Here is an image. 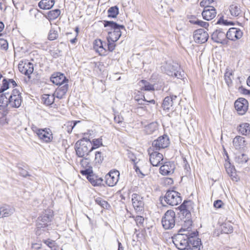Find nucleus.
<instances>
[{
    "label": "nucleus",
    "instance_id": "obj_1",
    "mask_svg": "<svg viewBox=\"0 0 250 250\" xmlns=\"http://www.w3.org/2000/svg\"><path fill=\"white\" fill-rule=\"evenodd\" d=\"M104 26L105 27H109L108 30V36L107 40L116 42L121 36V29H125L124 25H120L113 21H104Z\"/></svg>",
    "mask_w": 250,
    "mask_h": 250
},
{
    "label": "nucleus",
    "instance_id": "obj_2",
    "mask_svg": "<svg viewBox=\"0 0 250 250\" xmlns=\"http://www.w3.org/2000/svg\"><path fill=\"white\" fill-rule=\"evenodd\" d=\"M76 154L79 157H87L93 150L89 140L78 141L75 145Z\"/></svg>",
    "mask_w": 250,
    "mask_h": 250
},
{
    "label": "nucleus",
    "instance_id": "obj_3",
    "mask_svg": "<svg viewBox=\"0 0 250 250\" xmlns=\"http://www.w3.org/2000/svg\"><path fill=\"white\" fill-rule=\"evenodd\" d=\"M190 237L186 235L176 234L172 238V241L175 246L180 250H192L190 248L189 243Z\"/></svg>",
    "mask_w": 250,
    "mask_h": 250
},
{
    "label": "nucleus",
    "instance_id": "obj_4",
    "mask_svg": "<svg viewBox=\"0 0 250 250\" xmlns=\"http://www.w3.org/2000/svg\"><path fill=\"white\" fill-rule=\"evenodd\" d=\"M175 213L173 210H168L162 219V224L166 229L173 228L175 225Z\"/></svg>",
    "mask_w": 250,
    "mask_h": 250
},
{
    "label": "nucleus",
    "instance_id": "obj_5",
    "mask_svg": "<svg viewBox=\"0 0 250 250\" xmlns=\"http://www.w3.org/2000/svg\"><path fill=\"white\" fill-rule=\"evenodd\" d=\"M165 201L171 206H176L181 202L180 194L174 190L167 191L165 196Z\"/></svg>",
    "mask_w": 250,
    "mask_h": 250
},
{
    "label": "nucleus",
    "instance_id": "obj_6",
    "mask_svg": "<svg viewBox=\"0 0 250 250\" xmlns=\"http://www.w3.org/2000/svg\"><path fill=\"white\" fill-rule=\"evenodd\" d=\"M33 130L35 132L40 140L45 143H49L53 139V135L50 129H38L36 127L33 128Z\"/></svg>",
    "mask_w": 250,
    "mask_h": 250
},
{
    "label": "nucleus",
    "instance_id": "obj_7",
    "mask_svg": "<svg viewBox=\"0 0 250 250\" xmlns=\"http://www.w3.org/2000/svg\"><path fill=\"white\" fill-rule=\"evenodd\" d=\"M53 212L50 210H45L38 219L37 226L39 228H44L48 225L52 219Z\"/></svg>",
    "mask_w": 250,
    "mask_h": 250
},
{
    "label": "nucleus",
    "instance_id": "obj_8",
    "mask_svg": "<svg viewBox=\"0 0 250 250\" xmlns=\"http://www.w3.org/2000/svg\"><path fill=\"white\" fill-rule=\"evenodd\" d=\"M194 205L191 201H185L180 206L181 214L187 218V220H190L191 212L193 210Z\"/></svg>",
    "mask_w": 250,
    "mask_h": 250
},
{
    "label": "nucleus",
    "instance_id": "obj_9",
    "mask_svg": "<svg viewBox=\"0 0 250 250\" xmlns=\"http://www.w3.org/2000/svg\"><path fill=\"white\" fill-rule=\"evenodd\" d=\"M191 226L192 222L190 220L185 221V224L179 230V233L177 234L186 235L188 237H190V239H192V237H196L197 232L191 230ZM190 240H191V239Z\"/></svg>",
    "mask_w": 250,
    "mask_h": 250
},
{
    "label": "nucleus",
    "instance_id": "obj_10",
    "mask_svg": "<svg viewBox=\"0 0 250 250\" xmlns=\"http://www.w3.org/2000/svg\"><path fill=\"white\" fill-rule=\"evenodd\" d=\"M234 107L238 114L243 115L248 111V101L243 98H238L234 103Z\"/></svg>",
    "mask_w": 250,
    "mask_h": 250
},
{
    "label": "nucleus",
    "instance_id": "obj_11",
    "mask_svg": "<svg viewBox=\"0 0 250 250\" xmlns=\"http://www.w3.org/2000/svg\"><path fill=\"white\" fill-rule=\"evenodd\" d=\"M169 140L167 135H163L155 140L152 144V146L156 150H159L167 147L169 145Z\"/></svg>",
    "mask_w": 250,
    "mask_h": 250
},
{
    "label": "nucleus",
    "instance_id": "obj_12",
    "mask_svg": "<svg viewBox=\"0 0 250 250\" xmlns=\"http://www.w3.org/2000/svg\"><path fill=\"white\" fill-rule=\"evenodd\" d=\"M227 33L225 31L220 28L217 29L211 35V39L215 42L223 44H226L228 43L227 40Z\"/></svg>",
    "mask_w": 250,
    "mask_h": 250
},
{
    "label": "nucleus",
    "instance_id": "obj_13",
    "mask_svg": "<svg viewBox=\"0 0 250 250\" xmlns=\"http://www.w3.org/2000/svg\"><path fill=\"white\" fill-rule=\"evenodd\" d=\"M151 149H148L149 154V161L151 164L154 167H158L160 164H163V160L164 159L163 155L157 151H153L151 152Z\"/></svg>",
    "mask_w": 250,
    "mask_h": 250
},
{
    "label": "nucleus",
    "instance_id": "obj_14",
    "mask_svg": "<svg viewBox=\"0 0 250 250\" xmlns=\"http://www.w3.org/2000/svg\"><path fill=\"white\" fill-rule=\"evenodd\" d=\"M10 105L12 107L18 108L21 103V96L20 91L17 89H14L10 95Z\"/></svg>",
    "mask_w": 250,
    "mask_h": 250
},
{
    "label": "nucleus",
    "instance_id": "obj_15",
    "mask_svg": "<svg viewBox=\"0 0 250 250\" xmlns=\"http://www.w3.org/2000/svg\"><path fill=\"white\" fill-rule=\"evenodd\" d=\"M193 38L196 42L203 43L207 41L208 38V35L204 29H199L194 31Z\"/></svg>",
    "mask_w": 250,
    "mask_h": 250
},
{
    "label": "nucleus",
    "instance_id": "obj_16",
    "mask_svg": "<svg viewBox=\"0 0 250 250\" xmlns=\"http://www.w3.org/2000/svg\"><path fill=\"white\" fill-rule=\"evenodd\" d=\"M120 173L118 170L110 171L105 176V183L109 187L115 186L119 179Z\"/></svg>",
    "mask_w": 250,
    "mask_h": 250
},
{
    "label": "nucleus",
    "instance_id": "obj_17",
    "mask_svg": "<svg viewBox=\"0 0 250 250\" xmlns=\"http://www.w3.org/2000/svg\"><path fill=\"white\" fill-rule=\"evenodd\" d=\"M230 18H240L243 17V11L240 5L237 3L230 4L229 7Z\"/></svg>",
    "mask_w": 250,
    "mask_h": 250
},
{
    "label": "nucleus",
    "instance_id": "obj_18",
    "mask_svg": "<svg viewBox=\"0 0 250 250\" xmlns=\"http://www.w3.org/2000/svg\"><path fill=\"white\" fill-rule=\"evenodd\" d=\"M243 32L239 28H230L227 32V38L231 41H236L241 38L243 36Z\"/></svg>",
    "mask_w": 250,
    "mask_h": 250
},
{
    "label": "nucleus",
    "instance_id": "obj_19",
    "mask_svg": "<svg viewBox=\"0 0 250 250\" xmlns=\"http://www.w3.org/2000/svg\"><path fill=\"white\" fill-rule=\"evenodd\" d=\"M166 73L171 76H174L177 78H180L182 75L181 72L178 69H180V67L177 64L175 65L167 64L166 67Z\"/></svg>",
    "mask_w": 250,
    "mask_h": 250
},
{
    "label": "nucleus",
    "instance_id": "obj_20",
    "mask_svg": "<svg viewBox=\"0 0 250 250\" xmlns=\"http://www.w3.org/2000/svg\"><path fill=\"white\" fill-rule=\"evenodd\" d=\"M132 205L134 209L139 211L142 210L144 208V203L143 198L140 195L136 193H133L132 195Z\"/></svg>",
    "mask_w": 250,
    "mask_h": 250
},
{
    "label": "nucleus",
    "instance_id": "obj_21",
    "mask_svg": "<svg viewBox=\"0 0 250 250\" xmlns=\"http://www.w3.org/2000/svg\"><path fill=\"white\" fill-rule=\"evenodd\" d=\"M18 68L20 71L25 75H29L34 70L33 64L31 62H21L19 64Z\"/></svg>",
    "mask_w": 250,
    "mask_h": 250
},
{
    "label": "nucleus",
    "instance_id": "obj_22",
    "mask_svg": "<svg viewBox=\"0 0 250 250\" xmlns=\"http://www.w3.org/2000/svg\"><path fill=\"white\" fill-rule=\"evenodd\" d=\"M175 167L173 163L169 162L165 163L160 168V172L162 175H168L174 172Z\"/></svg>",
    "mask_w": 250,
    "mask_h": 250
},
{
    "label": "nucleus",
    "instance_id": "obj_23",
    "mask_svg": "<svg viewBox=\"0 0 250 250\" xmlns=\"http://www.w3.org/2000/svg\"><path fill=\"white\" fill-rule=\"evenodd\" d=\"M51 81L53 83L56 85H62L65 82H67L68 80L66 78L64 74L57 72L52 75Z\"/></svg>",
    "mask_w": 250,
    "mask_h": 250
},
{
    "label": "nucleus",
    "instance_id": "obj_24",
    "mask_svg": "<svg viewBox=\"0 0 250 250\" xmlns=\"http://www.w3.org/2000/svg\"><path fill=\"white\" fill-rule=\"evenodd\" d=\"M93 48L96 52L100 55L105 56L107 50L104 47L103 42L100 39H97L94 41Z\"/></svg>",
    "mask_w": 250,
    "mask_h": 250
},
{
    "label": "nucleus",
    "instance_id": "obj_25",
    "mask_svg": "<svg viewBox=\"0 0 250 250\" xmlns=\"http://www.w3.org/2000/svg\"><path fill=\"white\" fill-rule=\"evenodd\" d=\"M232 144L236 149L239 150L246 147L247 143L245 138L240 136H237L233 139Z\"/></svg>",
    "mask_w": 250,
    "mask_h": 250
},
{
    "label": "nucleus",
    "instance_id": "obj_26",
    "mask_svg": "<svg viewBox=\"0 0 250 250\" xmlns=\"http://www.w3.org/2000/svg\"><path fill=\"white\" fill-rule=\"evenodd\" d=\"M202 15L205 20L210 21L215 17L216 15V9L214 7L204 9L202 13Z\"/></svg>",
    "mask_w": 250,
    "mask_h": 250
},
{
    "label": "nucleus",
    "instance_id": "obj_27",
    "mask_svg": "<svg viewBox=\"0 0 250 250\" xmlns=\"http://www.w3.org/2000/svg\"><path fill=\"white\" fill-rule=\"evenodd\" d=\"M176 96H172L170 97H166L163 103L162 107L165 110L169 111L172 109V106L174 104V100L176 99Z\"/></svg>",
    "mask_w": 250,
    "mask_h": 250
},
{
    "label": "nucleus",
    "instance_id": "obj_28",
    "mask_svg": "<svg viewBox=\"0 0 250 250\" xmlns=\"http://www.w3.org/2000/svg\"><path fill=\"white\" fill-rule=\"evenodd\" d=\"M15 211L14 208L9 206L5 205L0 207V218L10 216L14 213Z\"/></svg>",
    "mask_w": 250,
    "mask_h": 250
},
{
    "label": "nucleus",
    "instance_id": "obj_29",
    "mask_svg": "<svg viewBox=\"0 0 250 250\" xmlns=\"http://www.w3.org/2000/svg\"><path fill=\"white\" fill-rule=\"evenodd\" d=\"M68 86L67 84L59 85L54 93L55 97L61 99L63 98L68 90Z\"/></svg>",
    "mask_w": 250,
    "mask_h": 250
},
{
    "label": "nucleus",
    "instance_id": "obj_30",
    "mask_svg": "<svg viewBox=\"0 0 250 250\" xmlns=\"http://www.w3.org/2000/svg\"><path fill=\"white\" fill-rule=\"evenodd\" d=\"M55 3V0H41L38 3V6L42 9H51Z\"/></svg>",
    "mask_w": 250,
    "mask_h": 250
},
{
    "label": "nucleus",
    "instance_id": "obj_31",
    "mask_svg": "<svg viewBox=\"0 0 250 250\" xmlns=\"http://www.w3.org/2000/svg\"><path fill=\"white\" fill-rule=\"evenodd\" d=\"M1 94L0 95V109H4L8 104L10 105V98L9 94Z\"/></svg>",
    "mask_w": 250,
    "mask_h": 250
},
{
    "label": "nucleus",
    "instance_id": "obj_32",
    "mask_svg": "<svg viewBox=\"0 0 250 250\" xmlns=\"http://www.w3.org/2000/svg\"><path fill=\"white\" fill-rule=\"evenodd\" d=\"M225 167L227 173L231 177V179L233 181H237L238 178L236 173L235 169L233 167H231L229 163L226 164Z\"/></svg>",
    "mask_w": 250,
    "mask_h": 250
},
{
    "label": "nucleus",
    "instance_id": "obj_33",
    "mask_svg": "<svg viewBox=\"0 0 250 250\" xmlns=\"http://www.w3.org/2000/svg\"><path fill=\"white\" fill-rule=\"evenodd\" d=\"M248 161V157L245 154L239 153L237 154L235 158V162L239 166H242L243 164L246 163Z\"/></svg>",
    "mask_w": 250,
    "mask_h": 250
},
{
    "label": "nucleus",
    "instance_id": "obj_34",
    "mask_svg": "<svg viewBox=\"0 0 250 250\" xmlns=\"http://www.w3.org/2000/svg\"><path fill=\"white\" fill-rule=\"evenodd\" d=\"M238 130L240 133L243 135L250 134V125L248 123H242L239 125Z\"/></svg>",
    "mask_w": 250,
    "mask_h": 250
},
{
    "label": "nucleus",
    "instance_id": "obj_35",
    "mask_svg": "<svg viewBox=\"0 0 250 250\" xmlns=\"http://www.w3.org/2000/svg\"><path fill=\"white\" fill-rule=\"evenodd\" d=\"M87 179L94 186L101 185L103 182V179L101 178H98L93 173L91 175H89Z\"/></svg>",
    "mask_w": 250,
    "mask_h": 250
},
{
    "label": "nucleus",
    "instance_id": "obj_36",
    "mask_svg": "<svg viewBox=\"0 0 250 250\" xmlns=\"http://www.w3.org/2000/svg\"><path fill=\"white\" fill-rule=\"evenodd\" d=\"M158 125L156 122H152L145 127V131L148 134L154 132L158 129Z\"/></svg>",
    "mask_w": 250,
    "mask_h": 250
},
{
    "label": "nucleus",
    "instance_id": "obj_37",
    "mask_svg": "<svg viewBox=\"0 0 250 250\" xmlns=\"http://www.w3.org/2000/svg\"><path fill=\"white\" fill-rule=\"evenodd\" d=\"M232 70L229 68H227L226 70V72L224 75V79L225 82L228 86H229L232 83V80L233 78Z\"/></svg>",
    "mask_w": 250,
    "mask_h": 250
},
{
    "label": "nucleus",
    "instance_id": "obj_38",
    "mask_svg": "<svg viewBox=\"0 0 250 250\" xmlns=\"http://www.w3.org/2000/svg\"><path fill=\"white\" fill-rule=\"evenodd\" d=\"M55 100V96L54 94H43L42 96V101L44 104L46 105H50L52 104Z\"/></svg>",
    "mask_w": 250,
    "mask_h": 250
},
{
    "label": "nucleus",
    "instance_id": "obj_39",
    "mask_svg": "<svg viewBox=\"0 0 250 250\" xmlns=\"http://www.w3.org/2000/svg\"><path fill=\"white\" fill-rule=\"evenodd\" d=\"M189 240L190 246H188V248H191L192 247L194 249H197V250H200V247L201 245V240L199 238H196L195 237H192V239Z\"/></svg>",
    "mask_w": 250,
    "mask_h": 250
},
{
    "label": "nucleus",
    "instance_id": "obj_40",
    "mask_svg": "<svg viewBox=\"0 0 250 250\" xmlns=\"http://www.w3.org/2000/svg\"><path fill=\"white\" fill-rule=\"evenodd\" d=\"M139 84L142 86L141 90L154 91V88L153 85L150 84L145 80H142L139 82Z\"/></svg>",
    "mask_w": 250,
    "mask_h": 250
},
{
    "label": "nucleus",
    "instance_id": "obj_41",
    "mask_svg": "<svg viewBox=\"0 0 250 250\" xmlns=\"http://www.w3.org/2000/svg\"><path fill=\"white\" fill-rule=\"evenodd\" d=\"M232 227L230 223H224L221 226V231L226 234L230 233L232 232Z\"/></svg>",
    "mask_w": 250,
    "mask_h": 250
},
{
    "label": "nucleus",
    "instance_id": "obj_42",
    "mask_svg": "<svg viewBox=\"0 0 250 250\" xmlns=\"http://www.w3.org/2000/svg\"><path fill=\"white\" fill-rule=\"evenodd\" d=\"M108 16L111 18H115L118 14V8L117 6L111 7L107 11Z\"/></svg>",
    "mask_w": 250,
    "mask_h": 250
},
{
    "label": "nucleus",
    "instance_id": "obj_43",
    "mask_svg": "<svg viewBox=\"0 0 250 250\" xmlns=\"http://www.w3.org/2000/svg\"><path fill=\"white\" fill-rule=\"evenodd\" d=\"M45 243L51 249V250H59V247L55 241L48 240L45 241Z\"/></svg>",
    "mask_w": 250,
    "mask_h": 250
},
{
    "label": "nucleus",
    "instance_id": "obj_44",
    "mask_svg": "<svg viewBox=\"0 0 250 250\" xmlns=\"http://www.w3.org/2000/svg\"><path fill=\"white\" fill-rule=\"evenodd\" d=\"M92 144L91 143V147H93V150L103 146V141L102 138L94 139L92 141Z\"/></svg>",
    "mask_w": 250,
    "mask_h": 250
},
{
    "label": "nucleus",
    "instance_id": "obj_45",
    "mask_svg": "<svg viewBox=\"0 0 250 250\" xmlns=\"http://www.w3.org/2000/svg\"><path fill=\"white\" fill-rule=\"evenodd\" d=\"M95 200L98 205L103 208H107L109 206L108 203L101 197H97Z\"/></svg>",
    "mask_w": 250,
    "mask_h": 250
},
{
    "label": "nucleus",
    "instance_id": "obj_46",
    "mask_svg": "<svg viewBox=\"0 0 250 250\" xmlns=\"http://www.w3.org/2000/svg\"><path fill=\"white\" fill-rule=\"evenodd\" d=\"M104 160V156L100 151H96L95 152L94 161L95 163L101 164Z\"/></svg>",
    "mask_w": 250,
    "mask_h": 250
},
{
    "label": "nucleus",
    "instance_id": "obj_47",
    "mask_svg": "<svg viewBox=\"0 0 250 250\" xmlns=\"http://www.w3.org/2000/svg\"><path fill=\"white\" fill-rule=\"evenodd\" d=\"M61 14V11L59 9H55L50 11L48 13V16L52 19L58 18Z\"/></svg>",
    "mask_w": 250,
    "mask_h": 250
},
{
    "label": "nucleus",
    "instance_id": "obj_48",
    "mask_svg": "<svg viewBox=\"0 0 250 250\" xmlns=\"http://www.w3.org/2000/svg\"><path fill=\"white\" fill-rule=\"evenodd\" d=\"M10 87L9 82L8 79H4L2 81V86L0 88V93L3 92Z\"/></svg>",
    "mask_w": 250,
    "mask_h": 250
},
{
    "label": "nucleus",
    "instance_id": "obj_49",
    "mask_svg": "<svg viewBox=\"0 0 250 250\" xmlns=\"http://www.w3.org/2000/svg\"><path fill=\"white\" fill-rule=\"evenodd\" d=\"M213 1V0H202L200 2V4L201 7H204L205 8L204 9H207V8L212 7L209 5L211 4Z\"/></svg>",
    "mask_w": 250,
    "mask_h": 250
},
{
    "label": "nucleus",
    "instance_id": "obj_50",
    "mask_svg": "<svg viewBox=\"0 0 250 250\" xmlns=\"http://www.w3.org/2000/svg\"><path fill=\"white\" fill-rule=\"evenodd\" d=\"M195 25H198L199 26L203 27L206 29L208 30V28L209 26V24L207 22L203 21L200 20H197Z\"/></svg>",
    "mask_w": 250,
    "mask_h": 250
},
{
    "label": "nucleus",
    "instance_id": "obj_51",
    "mask_svg": "<svg viewBox=\"0 0 250 250\" xmlns=\"http://www.w3.org/2000/svg\"><path fill=\"white\" fill-rule=\"evenodd\" d=\"M58 37L57 32L54 30H51L48 35V39L49 40L53 41L57 39Z\"/></svg>",
    "mask_w": 250,
    "mask_h": 250
},
{
    "label": "nucleus",
    "instance_id": "obj_52",
    "mask_svg": "<svg viewBox=\"0 0 250 250\" xmlns=\"http://www.w3.org/2000/svg\"><path fill=\"white\" fill-rule=\"evenodd\" d=\"M114 42L111 41L107 40V47L109 51L112 52L115 49L116 44Z\"/></svg>",
    "mask_w": 250,
    "mask_h": 250
},
{
    "label": "nucleus",
    "instance_id": "obj_53",
    "mask_svg": "<svg viewBox=\"0 0 250 250\" xmlns=\"http://www.w3.org/2000/svg\"><path fill=\"white\" fill-rule=\"evenodd\" d=\"M88 160H89V157H85V158L82 159L81 161L82 166L85 168H89L90 167L89 166V162L87 161Z\"/></svg>",
    "mask_w": 250,
    "mask_h": 250
},
{
    "label": "nucleus",
    "instance_id": "obj_54",
    "mask_svg": "<svg viewBox=\"0 0 250 250\" xmlns=\"http://www.w3.org/2000/svg\"><path fill=\"white\" fill-rule=\"evenodd\" d=\"M114 121L117 124H122L124 122V118L121 115H116L114 116Z\"/></svg>",
    "mask_w": 250,
    "mask_h": 250
},
{
    "label": "nucleus",
    "instance_id": "obj_55",
    "mask_svg": "<svg viewBox=\"0 0 250 250\" xmlns=\"http://www.w3.org/2000/svg\"><path fill=\"white\" fill-rule=\"evenodd\" d=\"M81 173L83 175H87V178L89 175H91L93 173L91 169L85 168V169L81 170Z\"/></svg>",
    "mask_w": 250,
    "mask_h": 250
},
{
    "label": "nucleus",
    "instance_id": "obj_56",
    "mask_svg": "<svg viewBox=\"0 0 250 250\" xmlns=\"http://www.w3.org/2000/svg\"><path fill=\"white\" fill-rule=\"evenodd\" d=\"M136 100L138 101L139 104H141V105L144 104L143 103V102H145V101L148 102V103H152L153 104H155V101L154 100L152 99L150 101H147L146 100L145 97L144 96H143V99H142V100L136 99Z\"/></svg>",
    "mask_w": 250,
    "mask_h": 250
},
{
    "label": "nucleus",
    "instance_id": "obj_57",
    "mask_svg": "<svg viewBox=\"0 0 250 250\" xmlns=\"http://www.w3.org/2000/svg\"><path fill=\"white\" fill-rule=\"evenodd\" d=\"M217 23L221 24L222 23L223 25H228L230 24H232V22L228 21L227 20H224L223 19H220L217 21Z\"/></svg>",
    "mask_w": 250,
    "mask_h": 250
},
{
    "label": "nucleus",
    "instance_id": "obj_58",
    "mask_svg": "<svg viewBox=\"0 0 250 250\" xmlns=\"http://www.w3.org/2000/svg\"><path fill=\"white\" fill-rule=\"evenodd\" d=\"M135 221L138 225H141L143 223L144 219L142 216L138 215L135 218Z\"/></svg>",
    "mask_w": 250,
    "mask_h": 250
},
{
    "label": "nucleus",
    "instance_id": "obj_59",
    "mask_svg": "<svg viewBox=\"0 0 250 250\" xmlns=\"http://www.w3.org/2000/svg\"><path fill=\"white\" fill-rule=\"evenodd\" d=\"M223 203L221 200H218L217 201H215L214 202V207L216 208H219L222 207V206L223 205Z\"/></svg>",
    "mask_w": 250,
    "mask_h": 250
},
{
    "label": "nucleus",
    "instance_id": "obj_60",
    "mask_svg": "<svg viewBox=\"0 0 250 250\" xmlns=\"http://www.w3.org/2000/svg\"><path fill=\"white\" fill-rule=\"evenodd\" d=\"M134 168L136 172L138 174H140L141 175V176H140L141 177L143 178L145 176V175L142 173V172L140 170V168L136 165H134Z\"/></svg>",
    "mask_w": 250,
    "mask_h": 250
},
{
    "label": "nucleus",
    "instance_id": "obj_61",
    "mask_svg": "<svg viewBox=\"0 0 250 250\" xmlns=\"http://www.w3.org/2000/svg\"><path fill=\"white\" fill-rule=\"evenodd\" d=\"M20 174L21 176L24 177H26V176H29V175L28 174V172L23 169H21V171L20 172Z\"/></svg>",
    "mask_w": 250,
    "mask_h": 250
},
{
    "label": "nucleus",
    "instance_id": "obj_62",
    "mask_svg": "<svg viewBox=\"0 0 250 250\" xmlns=\"http://www.w3.org/2000/svg\"><path fill=\"white\" fill-rule=\"evenodd\" d=\"M8 81L9 82L10 85L11 84L13 87L17 85V83L14 80L9 79H8Z\"/></svg>",
    "mask_w": 250,
    "mask_h": 250
},
{
    "label": "nucleus",
    "instance_id": "obj_63",
    "mask_svg": "<svg viewBox=\"0 0 250 250\" xmlns=\"http://www.w3.org/2000/svg\"><path fill=\"white\" fill-rule=\"evenodd\" d=\"M197 20H198V19H197L196 18L194 17V18H193L192 19H191L190 20H189V22L191 23H192L193 24H195V23H196V21H197Z\"/></svg>",
    "mask_w": 250,
    "mask_h": 250
},
{
    "label": "nucleus",
    "instance_id": "obj_64",
    "mask_svg": "<svg viewBox=\"0 0 250 250\" xmlns=\"http://www.w3.org/2000/svg\"><path fill=\"white\" fill-rule=\"evenodd\" d=\"M243 93L245 94L250 95V90H247V89H244V90H243Z\"/></svg>",
    "mask_w": 250,
    "mask_h": 250
}]
</instances>
